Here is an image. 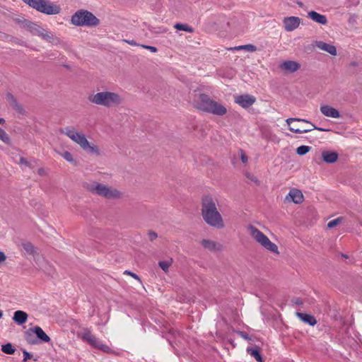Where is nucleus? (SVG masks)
I'll return each instance as SVG.
<instances>
[{
  "label": "nucleus",
  "instance_id": "obj_4",
  "mask_svg": "<svg viewBox=\"0 0 362 362\" xmlns=\"http://www.w3.org/2000/svg\"><path fill=\"white\" fill-rule=\"evenodd\" d=\"M60 132L78 144L85 151L93 154H99L98 148L95 145H90L85 135L81 132L75 131L74 128L66 127L60 129Z\"/></svg>",
  "mask_w": 362,
  "mask_h": 362
},
{
  "label": "nucleus",
  "instance_id": "obj_17",
  "mask_svg": "<svg viewBox=\"0 0 362 362\" xmlns=\"http://www.w3.org/2000/svg\"><path fill=\"white\" fill-rule=\"evenodd\" d=\"M280 67L283 70L293 73L300 69V64L295 61L287 60L282 62Z\"/></svg>",
  "mask_w": 362,
  "mask_h": 362
},
{
  "label": "nucleus",
  "instance_id": "obj_3",
  "mask_svg": "<svg viewBox=\"0 0 362 362\" xmlns=\"http://www.w3.org/2000/svg\"><path fill=\"white\" fill-rule=\"evenodd\" d=\"M88 99L93 104L107 107L118 105L122 101L119 94L110 91H102L90 95Z\"/></svg>",
  "mask_w": 362,
  "mask_h": 362
},
{
  "label": "nucleus",
  "instance_id": "obj_29",
  "mask_svg": "<svg viewBox=\"0 0 362 362\" xmlns=\"http://www.w3.org/2000/svg\"><path fill=\"white\" fill-rule=\"evenodd\" d=\"M37 25V23H35L33 22H31L30 21H28V20H23L22 22H21V26L23 28H25L27 29L28 30H29L30 33L33 32V30L35 29V27Z\"/></svg>",
  "mask_w": 362,
  "mask_h": 362
},
{
  "label": "nucleus",
  "instance_id": "obj_24",
  "mask_svg": "<svg viewBox=\"0 0 362 362\" xmlns=\"http://www.w3.org/2000/svg\"><path fill=\"white\" fill-rule=\"evenodd\" d=\"M311 127L312 128L310 129H300L298 128H295V127H289V130L292 132H294V133H296V134H302V133H307V132H309L313 129H316V130H318V131H320V132H328L329 131V129H324V128H321V127H317L316 126H315L314 124H311Z\"/></svg>",
  "mask_w": 362,
  "mask_h": 362
},
{
  "label": "nucleus",
  "instance_id": "obj_50",
  "mask_svg": "<svg viewBox=\"0 0 362 362\" xmlns=\"http://www.w3.org/2000/svg\"><path fill=\"white\" fill-rule=\"evenodd\" d=\"M124 42H125L126 43L130 45H134V46H136V45H139V44L136 43V42L134 40H123Z\"/></svg>",
  "mask_w": 362,
  "mask_h": 362
},
{
  "label": "nucleus",
  "instance_id": "obj_48",
  "mask_svg": "<svg viewBox=\"0 0 362 362\" xmlns=\"http://www.w3.org/2000/svg\"><path fill=\"white\" fill-rule=\"evenodd\" d=\"M291 302L295 305H300L303 303V301L300 298H295L291 300Z\"/></svg>",
  "mask_w": 362,
  "mask_h": 362
},
{
  "label": "nucleus",
  "instance_id": "obj_12",
  "mask_svg": "<svg viewBox=\"0 0 362 362\" xmlns=\"http://www.w3.org/2000/svg\"><path fill=\"white\" fill-rule=\"evenodd\" d=\"M39 11L47 15H54L59 13L60 8L48 0H45Z\"/></svg>",
  "mask_w": 362,
  "mask_h": 362
},
{
  "label": "nucleus",
  "instance_id": "obj_43",
  "mask_svg": "<svg viewBox=\"0 0 362 362\" xmlns=\"http://www.w3.org/2000/svg\"><path fill=\"white\" fill-rule=\"evenodd\" d=\"M140 46L144 47V49H146L151 51V52H156L158 51V49L153 46L144 45H141Z\"/></svg>",
  "mask_w": 362,
  "mask_h": 362
},
{
  "label": "nucleus",
  "instance_id": "obj_54",
  "mask_svg": "<svg viewBox=\"0 0 362 362\" xmlns=\"http://www.w3.org/2000/svg\"><path fill=\"white\" fill-rule=\"evenodd\" d=\"M228 342L230 343V344L232 345L233 347H235L236 346V344L235 343L234 340L232 339H228Z\"/></svg>",
  "mask_w": 362,
  "mask_h": 362
},
{
  "label": "nucleus",
  "instance_id": "obj_2",
  "mask_svg": "<svg viewBox=\"0 0 362 362\" xmlns=\"http://www.w3.org/2000/svg\"><path fill=\"white\" fill-rule=\"evenodd\" d=\"M193 103L196 108L215 115L223 116L227 113L226 107L204 93L196 95Z\"/></svg>",
  "mask_w": 362,
  "mask_h": 362
},
{
  "label": "nucleus",
  "instance_id": "obj_15",
  "mask_svg": "<svg viewBox=\"0 0 362 362\" xmlns=\"http://www.w3.org/2000/svg\"><path fill=\"white\" fill-rule=\"evenodd\" d=\"M6 98L8 101L10 105L18 113L24 114L25 110L21 105L18 102L17 99L15 96L11 93H7L6 95Z\"/></svg>",
  "mask_w": 362,
  "mask_h": 362
},
{
  "label": "nucleus",
  "instance_id": "obj_22",
  "mask_svg": "<svg viewBox=\"0 0 362 362\" xmlns=\"http://www.w3.org/2000/svg\"><path fill=\"white\" fill-rule=\"evenodd\" d=\"M246 351L247 353L254 357L257 361L264 362L263 357L260 353V348L259 346H255V348L247 347Z\"/></svg>",
  "mask_w": 362,
  "mask_h": 362
},
{
  "label": "nucleus",
  "instance_id": "obj_41",
  "mask_svg": "<svg viewBox=\"0 0 362 362\" xmlns=\"http://www.w3.org/2000/svg\"><path fill=\"white\" fill-rule=\"evenodd\" d=\"M13 317H28V314L22 310H17L13 313Z\"/></svg>",
  "mask_w": 362,
  "mask_h": 362
},
{
  "label": "nucleus",
  "instance_id": "obj_55",
  "mask_svg": "<svg viewBox=\"0 0 362 362\" xmlns=\"http://www.w3.org/2000/svg\"><path fill=\"white\" fill-rule=\"evenodd\" d=\"M247 177H249V176H247ZM250 178L251 179V180H252L255 182H257V179L255 177L251 176V177H250Z\"/></svg>",
  "mask_w": 362,
  "mask_h": 362
},
{
  "label": "nucleus",
  "instance_id": "obj_7",
  "mask_svg": "<svg viewBox=\"0 0 362 362\" xmlns=\"http://www.w3.org/2000/svg\"><path fill=\"white\" fill-rule=\"evenodd\" d=\"M247 229L250 235L264 249L271 252L279 254L277 245L272 243L262 231L252 225H250Z\"/></svg>",
  "mask_w": 362,
  "mask_h": 362
},
{
  "label": "nucleus",
  "instance_id": "obj_40",
  "mask_svg": "<svg viewBox=\"0 0 362 362\" xmlns=\"http://www.w3.org/2000/svg\"><path fill=\"white\" fill-rule=\"evenodd\" d=\"M303 322L308 323L310 325H315L317 323L316 318H300Z\"/></svg>",
  "mask_w": 362,
  "mask_h": 362
},
{
  "label": "nucleus",
  "instance_id": "obj_47",
  "mask_svg": "<svg viewBox=\"0 0 362 362\" xmlns=\"http://www.w3.org/2000/svg\"><path fill=\"white\" fill-rule=\"evenodd\" d=\"M240 159L243 163H246L248 160L247 156L245 155V153L243 151H241Z\"/></svg>",
  "mask_w": 362,
  "mask_h": 362
},
{
  "label": "nucleus",
  "instance_id": "obj_13",
  "mask_svg": "<svg viewBox=\"0 0 362 362\" xmlns=\"http://www.w3.org/2000/svg\"><path fill=\"white\" fill-rule=\"evenodd\" d=\"M284 28L286 31L291 32L296 30L300 23V18L296 16L286 17L283 20Z\"/></svg>",
  "mask_w": 362,
  "mask_h": 362
},
{
  "label": "nucleus",
  "instance_id": "obj_25",
  "mask_svg": "<svg viewBox=\"0 0 362 362\" xmlns=\"http://www.w3.org/2000/svg\"><path fill=\"white\" fill-rule=\"evenodd\" d=\"M21 246L26 253L33 255L34 257L37 254V248L28 241L23 242Z\"/></svg>",
  "mask_w": 362,
  "mask_h": 362
},
{
  "label": "nucleus",
  "instance_id": "obj_44",
  "mask_svg": "<svg viewBox=\"0 0 362 362\" xmlns=\"http://www.w3.org/2000/svg\"><path fill=\"white\" fill-rule=\"evenodd\" d=\"M23 362H25L27 361L28 359H30L33 358V355L30 354L29 352L26 351L25 350H24L23 351Z\"/></svg>",
  "mask_w": 362,
  "mask_h": 362
},
{
  "label": "nucleus",
  "instance_id": "obj_30",
  "mask_svg": "<svg viewBox=\"0 0 362 362\" xmlns=\"http://www.w3.org/2000/svg\"><path fill=\"white\" fill-rule=\"evenodd\" d=\"M173 259H170L168 260L160 261L158 262L159 267L165 272H167L168 271L169 267L172 264Z\"/></svg>",
  "mask_w": 362,
  "mask_h": 362
},
{
  "label": "nucleus",
  "instance_id": "obj_8",
  "mask_svg": "<svg viewBox=\"0 0 362 362\" xmlns=\"http://www.w3.org/2000/svg\"><path fill=\"white\" fill-rule=\"evenodd\" d=\"M78 336L94 348L98 349L105 353H110L111 351V349L107 345L103 344L98 339L93 335L90 330L88 329H83L82 332L78 333Z\"/></svg>",
  "mask_w": 362,
  "mask_h": 362
},
{
  "label": "nucleus",
  "instance_id": "obj_28",
  "mask_svg": "<svg viewBox=\"0 0 362 362\" xmlns=\"http://www.w3.org/2000/svg\"><path fill=\"white\" fill-rule=\"evenodd\" d=\"M24 3L28 4L30 7L39 11L42 4L45 3V0H22Z\"/></svg>",
  "mask_w": 362,
  "mask_h": 362
},
{
  "label": "nucleus",
  "instance_id": "obj_33",
  "mask_svg": "<svg viewBox=\"0 0 362 362\" xmlns=\"http://www.w3.org/2000/svg\"><path fill=\"white\" fill-rule=\"evenodd\" d=\"M311 147L308 146H300L297 148L296 153L300 156L305 155L310 150Z\"/></svg>",
  "mask_w": 362,
  "mask_h": 362
},
{
  "label": "nucleus",
  "instance_id": "obj_20",
  "mask_svg": "<svg viewBox=\"0 0 362 362\" xmlns=\"http://www.w3.org/2000/svg\"><path fill=\"white\" fill-rule=\"evenodd\" d=\"M202 246L209 251H216L221 249V245L210 240L204 239L202 240Z\"/></svg>",
  "mask_w": 362,
  "mask_h": 362
},
{
  "label": "nucleus",
  "instance_id": "obj_31",
  "mask_svg": "<svg viewBox=\"0 0 362 362\" xmlns=\"http://www.w3.org/2000/svg\"><path fill=\"white\" fill-rule=\"evenodd\" d=\"M1 351L6 354H13L16 349L13 347L11 344L7 343L1 346Z\"/></svg>",
  "mask_w": 362,
  "mask_h": 362
},
{
  "label": "nucleus",
  "instance_id": "obj_5",
  "mask_svg": "<svg viewBox=\"0 0 362 362\" xmlns=\"http://www.w3.org/2000/svg\"><path fill=\"white\" fill-rule=\"evenodd\" d=\"M71 22L76 26L95 27L100 24V20L87 10H78L72 16Z\"/></svg>",
  "mask_w": 362,
  "mask_h": 362
},
{
  "label": "nucleus",
  "instance_id": "obj_49",
  "mask_svg": "<svg viewBox=\"0 0 362 362\" xmlns=\"http://www.w3.org/2000/svg\"><path fill=\"white\" fill-rule=\"evenodd\" d=\"M296 317H313V315L310 314L303 313L299 311L296 312Z\"/></svg>",
  "mask_w": 362,
  "mask_h": 362
},
{
  "label": "nucleus",
  "instance_id": "obj_35",
  "mask_svg": "<svg viewBox=\"0 0 362 362\" xmlns=\"http://www.w3.org/2000/svg\"><path fill=\"white\" fill-rule=\"evenodd\" d=\"M0 139L5 144L10 142V137L8 134L2 129L0 128Z\"/></svg>",
  "mask_w": 362,
  "mask_h": 362
},
{
  "label": "nucleus",
  "instance_id": "obj_1",
  "mask_svg": "<svg viewBox=\"0 0 362 362\" xmlns=\"http://www.w3.org/2000/svg\"><path fill=\"white\" fill-rule=\"evenodd\" d=\"M202 216L204 221L210 226L216 228L224 227L222 216L217 209L215 200L209 196L203 197L202 201Z\"/></svg>",
  "mask_w": 362,
  "mask_h": 362
},
{
  "label": "nucleus",
  "instance_id": "obj_26",
  "mask_svg": "<svg viewBox=\"0 0 362 362\" xmlns=\"http://www.w3.org/2000/svg\"><path fill=\"white\" fill-rule=\"evenodd\" d=\"M230 329L233 332V333H236L237 334H238L240 337H242L243 339H244L245 340L249 341L250 343V341L252 340V336H250L246 332H244V331H241L237 328H235L233 326H230Z\"/></svg>",
  "mask_w": 362,
  "mask_h": 362
},
{
  "label": "nucleus",
  "instance_id": "obj_19",
  "mask_svg": "<svg viewBox=\"0 0 362 362\" xmlns=\"http://www.w3.org/2000/svg\"><path fill=\"white\" fill-rule=\"evenodd\" d=\"M308 17L313 21L322 25H326L327 23V18L326 16L320 14L315 11H310L308 13Z\"/></svg>",
  "mask_w": 362,
  "mask_h": 362
},
{
  "label": "nucleus",
  "instance_id": "obj_46",
  "mask_svg": "<svg viewBox=\"0 0 362 362\" xmlns=\"http://www.w3.org/2000/svg\"><path fill=\"white\" fill-rule=\"evenodd\" d=\"M13 319L18 325H23L26 322L28 318H13Z\"/></svg>",
  "mask_w": 362,
  "mask_h": 362
},
{
  "label": "nucleus",
  "instance_id": "obj_21",
  "mask_svg": "<svg viewBox=\"0 0 362 362\" xmlns=\"http://www.w3.org/2000/svg\"><path fill=\"white\" fill-rule=\"evenodd\" d=\"M291 200L296 204H300L303 201V195L300 190L292 189L288 193Z\"/></svg>",
  "mask_w": 362,
  "mask_h": 362
},
{
  "label": "nucleus",
  "instance_id": "obj_14",
  "mask_svg": "<svg viewBox=\"0 0 362 362\" xmlns=\"http://www.w3.org/2000/svg\"><path fill=\"white\" fill-rule=\"evenodd\" d=\"M6 98L8 101L10 105L18 113L24 114L25 110L21 105L18 102L17 99L15 96L11 93H7L6 95Z\"/></svg>",
  "mask_w": 362,
  "mask_h": 362
},
{
  "label": "nucleus",
  "instance_id": "obj_38",
  "mask_svg": "<svg viewBox=\"0 0 362 362\" xmlns=\"http://www.w3.org/2000/svg\"><path fill=\"white\" fill-rule=\"evenodd\" d=\"M150 31L153 33L160 34V33H165L167 31V30L165 28L159 27V28H150Z\"/></svg>",
  "mask_w": 362,
  "mask_h": 362
},
{
  "label": "nucleus",
  "instance_id": "obj_57",
  "mask_svg": "<svg viewBox=\"0 0 362 362\" xmlns=\"http://www.w3.org/2000/svg\"><path fill=\"white\" fill-rule=\"evenodd\" d=\"M243 326H244L245 327H246L247 329H250V328L247 325H243Z\"/></svg>",
  "mask_w": 362,
  "mask_h": 362
},
{
  "label": "nucleus",
  "instance_id": "obj_27",
  "mask_svg": "<svg viewBox=\"0 0 362 362\" xmlns=\"http://www.w3.org/2000/svg\"><path fill=\"white\" fill-rule=\"evenodd\" d=\"M24 3L28 4L30 7L39 11L42 4L45 3V0H22Z\"/></svg>",
  "mask_w": 362,
  "mask_h": 362
},
{
  "label": "nucleus",
  "instance_id": "obj_56",
  "mask_svg": "<svg viewBox=\"0 0 362 362\" xmlns=\"http://www.w3.org/2000/svg\"><path fill=\"white\" fill-rule=\"evenodd\" d=\"M5 122L4 119L0 118V124H2Z\"/></svg>",
  "mask_w": 362,
  "mask_h": 362
},
{
  "label": "nucleus",
  "instance_id": "obj_9",
  "mask_svg": "<svg viewBox=\"0 0 362 362\" xmlns=\"http://www.w3.org/2000/svg\"><path fill=\"white\" fill-rule=\"evenodd\" d=\"M33 334L42 342H49L51 340L40 327L35 326L30 328L25 334V340L30 344H36V341L33 339Z\"/></svg>",
  "mask_w": 362,
  "mask_h": 362
},
{
  "label": "nucleus",
  "instance_id": "obj_45",
  "mask_svg": "<svg viewBox=\"0 0 362 362\" xmlns=\"http://www.w3.org/2000/svg\"><path fill=\"white\" fill-rule=\"evenodd\" d=\"M148 238L151 241H153L158 237V234L151 230L148 233Z\"/></svg>",
  "mask_w": 362,
  "mask_h": 362
},
{
  "label": "nucleus",
  "instance_id": "obj_10",
  "mask_svg": "<svg viewBox=\"0 0 362 362\" xmlns=\"http://www.w3.org/2000/svg\"><path fill=\"white\" fill-rule=\"evenodd\" d=\"M34 35H37L41 37L43 40L51 42L54 45H57L59 42V38L54 36L53 33L49 30H45L39 25L35 27V29L31 33Z\"/></svg>",
  "mask_w": 362,
  "mask_h": 362
},
{
  "label": "nucleus",
  "instance_id": "obj_42",
  "mask_svg": "<svg viewBox=\"0 0 362 362\" xmlns=\"http://www.w3.org/2000/svg\"><path fill=\"white\" fill-rule=\"evenodd\" d=\"M124 274L130 275L134 279L138 280L139 282L141 281L140 277L136 274H135V273H133V272H132L130 271L126 270V271H124Z\"/></svg>",
  "mask_w": 362,
  "mask_h": 362
},
{
  "label": "nucleus",
  "instance_id": "obj_58",
  "mask_svg": "<svg viewBox=\"0 0 362 362\" xmlns=\"http://www.w3.org/2000/svg\"><path fill=\"white\" fill-rule=\"evenodd\" d=\"M3 315V313L1 311H0V317H2Z\"/></svg>",
  "mask_w": 362,
  "mask_h": 362
},
{
  "label": "nucleus",
  "instance_id": "obj_36",
  "mask_svg": "<svg viewBox=\"0 0 362 362\" xmlns=\"http://www.w3.org/2000/svg\"><path fill=\"white\" fill-rule=\"evenodd\" d=\"M342 220H343V217H338L334 220H332L327 223V227L329 228H334L336 226L339 225L341 222Z\"/></svg>",
  "mask_w": 362,
  "mask_h": 362
},
{
  "label": "nucleus",
  "instance_id": "obj_51",
  "mask_svg": "<svg viewBox=\"0 0 362 362\" xmlns=\"http://www.w3.org/2000/svg\"><path fill=\"white\" fill-rule=\"evenodd\" d=\"M6 259V255L2 251H0V263L5 262Z\"/></svg>",
  "mask_w": 362,
  "mask_h": 362
},
{
  "label": "nucleus",
  "instance_id": "obj_59",
  "mask_svg": "<svg viewBox=\"0 0 362 362\" xmlns=\"http://www.w3.org/2000/svg\"><path fill=\"white\" fill-rule=\"evenodd\" d=\"M298 4H299L300 6H302V4H302L301 2H300V3H298Z\"/></svg>",
  "mask_w": 362,
  "mask_h": 362
},
{
  "label": "nucleus",
  "instance_id": "obj_37",
  "mask_svg": "<svg viewBox=\"0 0 362 362\" xmlns=\"http://www.w3.org/2000/svg\"><path fill=\"white\" fill-rule=\"evenodd\" d=\"M286 122L288 124V125H289V126L291 125V122H303L308 123L310 125H311V124H313L310 121H308L305 119H301V118H288L286 120Z\"/></svg>",
  "mask_w": 362,
  "mask_h": 362
},
{
  "label": "nucleus",
  "instance_id": "obj_23",
  "mask_svg": "<svg viewBox=\"0 0 362 362\" xmlns=\"http://www.w3.org/2000/svg\"><path fill=\"white\" fill-rule=\"evenodd\" d=\"M322 157L325 163H333L337 160L338 154L336 152L323 151Z\"/></svg>",
  "mask_w": 362,
  "mask_h": 362
},
{
  "label": "nucleus",
  "instance_id": "obj_32",
  "mask_svg": "<svg viewBox=\"0 0 362 362\" xmlns=\"http://www.w3.org/2000/svg\"><path fill=\"white\" fill-rule=\"evenodd\" d=\"M175 28L178 30H183L188 33L193 32V28L189 26L187 24L177 23L175 25Z\"/></svg>",
  "mask_w": 362,
  "mask_h": 362
},
{
  "label": "nucleus",
  "instance_id": "obj_16",
  "mask_svg": "<svg viewBox=\"0 0 362 362\" xmlns=\"http://www.w3.org/2000/svg\"><path fill=\"white\" fill-rule=\"evenodd\" d=\"M320 112L326 117L332 118L340 117L339 112L337 109L327 105H322L320 107Z\"/></svg>",
  "mask_w": 362,
  "mask_h": 362
},
{
  "label": "nucleus",
  "instance_id": "obj_39",
  "mask_svg": "<svg viewBox=\"0 0 362 362\" xmlns=\"http://www.w3.org/2000/svg\"><path fill=\"white\" fill-rule=\"evenodd\" d=\"M62 157L66 160H67L68 162H70V163H72L74 162V158H73V156L72 154L69 152V151H65L63 154H62Z\"/></svg>",
  "mask_w": 362,
  "mask_h": 362
},
{
  "label": "nucleus",
  "instance_id": "obj_34",
  "mask_svg": "<svg viewBox=\"0 0 362 362\" xmlns=\"http://www.w3.org/2000/svg\"><path fill=\"white\" fill-rule=\"evenodd\" d=\"M235 49H245V50H247L248 52H255L257 50L256 46H255L253 45H251V44H248V45H241V46L235 47Z\"/></svg>",
  "mask_w": 362,
  "mask_h": 362
},
{
  "label": "nucleus",
  "instance_id": "obj_11",
  "mask_svg": "<svg viewBox=\"0 0 362 362\" xmlns=\"http://www.w3.org/2000/svg\"><path fill=\"white\" fill-rule=\"evenodd\" d=\"M256 101L253 95L248 94L238 95L235 98V102L243 108H248Z\"/></svg>",
  "mask_w": 362,
  "mask_h": 362
},
{
  "label": "nucleus",
  "instance_id": "obj_6",
  "mask_svg": "<svg viewBox=\"0 0 362 362\" xmlns=\"http://www.w3.org/2000/svg\"><path fill=\"white\" fill-rule=\"evenodd\" d=\"M86 188L92 193L107 199H117L121 197V193L117 189L96 182L87 183Z\"/></svg>",
  "mask_w": 362,
  "mask_h": 362
},
{
  "label": "nucleus",
  "instance_id": "obj_52",
  "mask_svg": "<svg viewBox=\"0 0 362 362\" xmlns=\"http://www.w3.org/2000/svg\"><path fill=\"white\" fill-rule=\"evenodd\" d=\"M20 164L28 166L29 165V162L25 158H21V159H20Z\"/></svg>",
  "mask_w": 362,
  "mask_h": 362
},
{
  "label": "nucleus",
  "instance_id": "obj_18",
  "mask_svg": "<svg viewBox=\"0 0 362 362\" xmlns=\"http://www.w3.org/2000/svg\"><path fill=\"white\" fill-rule=\"evenodd\" d=\"M315 45L320 49L325 51L333 56L337 55V49L334 45L327 44L322 41H316Z\"/></svg>",
  "mask_w": 362,
  "mask_h": 362
},
{
  "label": "nucleus",
  "instance_id": "obj_53",
  "mask_svg": "<svg viewBox=\"0 0 362 362\" xmlns=\"http://www.w3.org/2000/svg\"><path fill=\"white\" fill-rule=\"evenodd\" d=\"M37 173L40 175H44L45 174V170L44 168H39L37 170Z\"/></svg>",
  "mask_w": 362,
  "mask_h": 362
}]
</instances>
